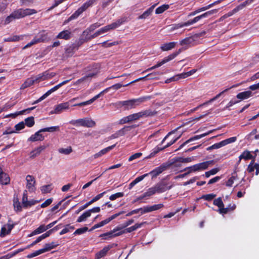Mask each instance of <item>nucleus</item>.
<instances>
[{"mask_svg":"<svg viewBox=\"0 0 259 259\" xmlns=\"http://www.w3.org/2000/svg\"><path fill=\"white\" fill-rule=\"evenodd\" d=\"M36 13V11L34 9H19L13 12L10 16L6 18L5 24H8L15 19H20L26 16L32 15Z\"/></svg>","mask_w":259,"mask_h":259,"instance_id":"f257e3e1","label":"nucleus"},{"mask_svg":"<svg viewBox=\"0 0 259 259\" xmlns=\"http://www.w3.org/2000/svg\"><path fill=\"white\" fill-rule=\"evenodd\" d=\"M40 202V200H36L34 199H31L28 200V199L22 203L23 207L24 208H27Z\"/></svg>","mask_w":259,"mask_h":259,"instance_id":"a19ab883","label":"nucleus"},{"mask_svg":"<svg viewBox=\"0 0 259 259\" xmlns=\"http://www.w3.org/2000/svg\"><path fill=\"white\" fill-rule=\"evenodd\" d=\"M252 95V92L250 91H247L239 93L237 95L236 97L240 100H243L249 98Z\"/></svg>","mask_w":259,"mask_h":259,"instance_id":"cd10ccee","label":"nucleus"},{"mask_svg":"<svg viewBox=\"0 0 259 259\" xmlns=\"http://www.w3.org/2000/svg\"><path fill=\"white\" fill-rule=\"evenodd\" d=\"M59 153L67 155L72 152V149L71 146H67L66 147L60 148L58 149Z\"/></svg>","mask_w":259,"mask_h":259,"instance_id":"58836bf2","label":"nucleus"},{"mask_svg":"<svg viewBox=\"0 0 259 259\" xmlns=\"http://www.w3.org/2000/svg\"><path fill=\"white\" fill-rule=\"evenodd\" d=\"M10 178L9 176L3 171L0 167V184L3 185H7L10 183Z\"/></svg>","mask_w":259,"mask_h":259,"instance_id":"aec40b11","label":"nucleus"},{"mask_svg":"<svg viewBox=\"0 0 259 259\" xmlns=\"http://www.w3.org/2000/svg\"><path fill=\"white\" fill-rule=\"evenodd\" d=\"M185 27L184 23H179V24H175L168 25L166 27V29L168 32H171L174 30L178 29L179 28H182Z\"/></svg>","mask_w":259,"mask_h":259,"instance_id":"473e14b6","label":"nucleus"},{"mask_svg":"<svg viewBox=\"0 0 259 259\" xmlns=\"http://www.w3.org/2000/svg\"><path fill=\"white\" fill-rule=\"evenodd\" d=\"M57 246L56 244L53 242L50 243H47L45 244L44 245V248L42 249H44V251L47 252L53 248H54Z\"/></svg>","mask_w":259,"mask_h":259,"instance_id":"8fccbe9b","label":"nucleus"},{"mask_svg":"<svg viewBox=\"0 0 259 259\" xmlns=\"http://www.w3.org/2000/svg\"><path fill=\"white\" fill-rule=\"evenodd\" d=\"M164 190L160 187V186H156L154 187L149 188L146 192L138 197V199H142L146 197H150L156 193H161L163 192Z\"/></svg>","mask_w":259,"mask_h":259,"instance_id":"9b49d317","label":"nucleus"},{"mask_svg":"<svg viewBox=\"0 0 259 259\" xmlns=\"http://www.w3.org/2000/svg\"><path fill=\"white\" fill-rule=\"evenodd\" d=\"M13 228V225L10 224H7L5 225L1 229V236H5L7 234H9Z\"/></svg>","mask_w":259,"mask_h":259,"instance_id":"bb28decb","label":"nucleus"},{"mask_svg":"<svg viewBox=\"0 0 259 259\" xmlns=\"http://www.w3.org/2000/svg\"><path fill=\"white\" fill-rule=\"evenodd\" d=\"M213 163L212 160L204 161L194 164L192 166L187 167L184 170H188V173L194 172L205 170L208 168L209 165Z\"/></svg>","mask_w":259,"mask_h":259,"instance_id":"39448f33","label":"nucleus"},{"mask_svg":"<svg viewBox=\"0 0 259 259\" xmlns=\"http://www.w3.org/2000/svg\"><path fill=\"white\" fill-rule=\"evenodd\" d=\"M216 195L213 194H208L206 195H203L201 197V199H203L205 200L210 201L212 200Z\"/></svg>","mask_w":259,"mask_h":259,"instance_id":"4d7b16f0","label":"nucleus"},{"mask_svg":"<svg viewBox=\"0 0 259 259\" xmlns=\"http://www.w3.org/2000/svg\"><path fill=\"white\" fill-rule=\"evenodd\" d=\"M252 158V155L250 152L248 151H244L239 157V160L240 161L242 159L245 160L250 159Z\"/></svg>","mask_w":259,"mask_h":259,"instance_id":"c03bdc74","label":"nucleus"},{"mask_svg":"<svg viewBox=\"0 0 259 259\" xmlns=\"http://www.w3.org/2000/svg\"><path fill=\"white\" fill-rule=\"evenodd\" d=\"M181 52V49H180L178 51L174 53L169 56L165 57L163 60H162L160 62H159L156 65L152 66L151 68H149L146 70H145L143 72L149 71L150 70H152L153 69H154L155 68H157L161 65H163L164 64L170 61V60L174 59L177 56H178Z\"/></svg>","mask_w":259,"mask_h":259,"instance_id":"1a4fd4ad","label":"nucleus"},{"mask_svg":"<svg viewBox=\"0 0 259 259\" xmlns=\"http://www.w3.org/2000/svg\"><path fill=\"white\" fill-rule=\"evenodd\" d=\"M74 229V227L73 226H70L69 225H67L66 226L65 228H64L60 232V235L64 234L68 232H69L70 230H72Z\"/></svg>","mask_w":259,"mask_h":259,"instance_id":"864d4df0","label":"nucleus"},{"mask_svg":"<svg viewBox=\"0 0 259 259\" xmlns=\"http://www.w3.org/2000/svg\"><path fill=\"white\" fill-rule=\"evenodd\" d=\"M35 108V107H30V108H27L26 109H25V110H22L20 111L16 112L14 113H11L10 114H8L5 116V117H12V118H16L18 115L23 114L26 111H30L34 109Z\"/></svg>","mask_w":259,"mask_h":259,"instance_id":"c85d7f7f","label":"nucleus"},{"mask_svg":"<svg viewBox=\"0 0 259 259\" xmlns=\"http://www.w3.org/2000/svg\"><path fill=\"white\" fill-rule=\"evenodd\" d=\"M176 42H169L165 43L160 46V49L163 52L170 51L175 48L176 46Z\"/></svg>","mask_w":259,"mask_h":259,"instance_id":"b1692460","label":"nucleus"},{"mask_svg":"<svg viewBox=\"0 0 259 259\" xmlns=\"http://www.w3.org/2000/svg\"><path fill=\"white\" fill-rule=\"evenodd\" d=\"M237 179V177L236 176H232L227 182L226 186L227 187H231L234 181Z\"/></svg>","mask_w":259,"mask_h":259,"instance_id":"e2e57ef3","label":"nucleus"},{"mask_svg":"<svg viewBox=\"0 0 259 259\" xmlns=\"http://www.w3.org/2000/svg\"><path fill=\"white\" fill-rule=\"evenodd\" d=\"M53 202L52 198H49L46 200L43 203L41 204V207L45 208L50 205Z\"/></svg>","mask_w":259,"mask_h":259,"instance_id":"338daca9","label":"nucleus"},{"mask_svg":"<svg viewBox=\"0 0 259 259\" xmlns=\"http://www.w3.org/2000/svg\"><path fill=\"white\" fill-rule=\"evenodd\" d=\"M115 145H113L109 146L106 148H104V149L101 150L99 152L95 154L93 156V158L94 159H96V158H98V157L102 156V155H104L105 154L107 153L109 151L112 150L115 147Z\"/></svg>","mask_w":259,"mask_h":259,"instance_id":"a878e982","label":"nucleus"},{"mask_svg":"<svg viewBox=\"0 0 259 259\" xmlns=\"http://www.w3.org/2000/svg\"><path fill=\"white\" fill-rule=\"evenodd\" d=\"M13 206L14 210L16 212H20L22 210L23 205L20 204L17 196H14L13 199Z\"/></svg>","mask_w":259,"mask_h":259,"instance_id":"2f4dec72","label":"nucleus"},{"mask_svg":"<svg viewBox=\"0 0 259 259\" xmlns=\"http://www.w3.org/2000/svg\"><path fill=\"white\" fill-rule=\"evenodd\" d=\"M99 35H100V34L98 30L92 35L89 36V34H88V35H83V36H84V40L88 41V40H91V39L98 36Z\"/></svg>","mask_w":259,"mask_h":259,"instance_id":"bf43d9fd","label":"nucleus"},{"mask_svg":"<svg viewBox=\"0 0 259 259\" xmlns=\"http://www.w3.org/2000/svg\"><path fill=\"white\" fill-rule=\"evenodd\" d=\"M142 153L141 152L136 153L132 155V156H131L129 157L128 161H132L134 159H137V158L140 157L142 156Z\"/></svg>","mask_w":259,"mask_h":259,"instance_id":"69168bd1","label":"nucleus"},{"mask_svg":"<svg viewBox=\"0 0 259 259\" xmlns=\"http://www.w3.org/2000/svg\"><path fill=\"white\" fill-rule=\"evenodd\" d=\"M165 168V166L164 165H161L160 166L157 167L152 171H150L149 174H150L153 177H156L160 173H161Z\"/></svg>","mask_w":259,"mask_h":259,"instance_id":"f704fd0d","label":"nucleus"},{"mask_svg":"<svg viewBox=\"0 0 259 259\" xmlns=\"http://www.w3.org/2000/svg\"><path fill=\"white\" fill-rule=\"evenodd\" d=\"M91 214L89 210H87L84 212L80 217H79L77 220V222L80 223L84 222L86 220L91 217Z\"/></svg>","mask_w":259,"mask_h":259,"instance_id":"ea45409f","label":"nucleus"},{"mask_svg":"<svg viewBox=\"0 0 259 259\" xmlns=\"http://www.w3.org/2000/svg\"><path fill=\"white\" fill-rule=\"evenodd\" d=\"M46 230H47L46 226L44 224L41 225L37 228L32 231V233L29 235V236L31 237L32 236L40 234L44 232Z\"/></svg>","mask_w":259,"mask_h":259,"instance_id":"7c9ffc66","label":"nucleus"},{"mask_svg":"<svg viewBox=\"0 0 259 259\" xmlns=\"http://www.w3.org/2000/svg\"><path fill=\"white\" fill-rule=\"evenodd\" d=\"M125 21V19L124 18H121L116 22L110 24L109 25H106L100 29L98 30L100 35L106 33L107 32L110 31V30L114 29L121 25L123 22Z\"/></svg>","mask_w":259,"mask_h":259,"instance_id":"6e6552de","label":"nucleus"},{"mask_svg":"<svg viewBox=\"0 0 259 259\" xmlns=\"http://www.w3.org/2000/svg\"><path fill=\"white\" fill-rule=\"evenodd\" d=\"M52 189V186L51 185H48L42 186L41 188V191L44 193H47L50 192Z\"/></svg>","mask_w":259,"mask_h":259,"instance_id":"052dcab7","label":"nucleus"},{"mask_svg":"<svg viewBox=\"0 0 259 259\" xmlns=\"http://www.w3.org/2000/svg\"><path fill=\"white\" fill-rule=\"evenodd\" d=\"M107 92H108V89H105L104 90H103V91L100 92L99 94L95 96L94 97H93L91 99H90L88 101H85V105H89V104L92 103L96 100H97L98 98H99L100 96L103 95L104 93H107Z\"/></svg>","mask_w":259,"mask_h":259,"instance_id":"37998d69","label":"nucleus"},{"mask_svg":"<svg viewBox=\"0 0 259 259\" xmlns=\"http://www.w3.org/2000/svg\"><path fill=\"white\" fill-rule=\"evenodd\" d=\"M213 204L218 206V211L221 214H225L228 212L229 208H224V204L221 198H218L213 201Z\"/></svg>","mask_w":259,"mask_h":259,"instance_id":"f3484780","label":"nucleus"},{"mask_svg":"<svg viewBox=\"0 0 259 259\" xmlns=\"http://www.w3.org/2000/svg\"><path fill=\"white\" fill-rule=\"evenodd\" d=\"M196 69H192L190 70V71L186 72H183L180 74H178L176 75V79H177V81L181 79H184L192 75H193L194 73H195L196 72Z\"/></svg>","mask_w":259,"mask_h":259,"instance_id":"393cba45","label":"nucleus"},{"mask_svg":"<svg viewBox=\"0 0 259 259\" xmlns=\"http://www.w3.org/2000/svg\"><path fill=\"white\" fill-rule=\"evenodd\" d=\"M153 74H148L147 75L144 76V77H140V78H139L126 84H125V85H122V84L120 83H116V84H115L113 85H112L111 87H109V88H106V89H108V91L110 89H113L115 90H117L119 89H120L122 87H127L128 86V85L130 84H131L134 82H137L138 81H140V80H143L144 79H145L147 77L151 75H152Z\"/></svg>","mask_w":259,"mask_h":259,"instance_id":"dca6fc26","label":"nucleus"},{"mask_svg":"<svg viewBox=\"0 0 259 259\" xmlns=\"http://www.w3.org/2000/svg\"><path fill=\"white\" fill-rule=\"evenodd\" d=\"M194 43V39L192 37H187L180 41V45L182 46H191Z\"/></svg>","mask_w":259,"mask_h":259,"instance_id":"79ce46f5","label":"nucleus"},{"mask_svg":"<svg viewBox=\"0 0 259 259\" xmlns=\"http://www.w3.org/2000/svg\"><path fill=\"white\" fill-rule=\"evenodd\" d=\"M43 131H38L34 135L31 136L29 140L31 141H41L44 139V136L42 135L41 132Z\"/></svg>","mask_w":259,"mask_h":259,"instance_id":"c756f323","label":"nucleus"},{"mask_svg":"<svg viewBox=\"0 0 259 259\" xmlns=\"http://www.w3.org/2000/svg\"><path fill=\"white\" fill-rule=\"evenodd\" d=\"M236 140V137H233L230 138H228L227 139H226L225 140H223L219 143H215L212 146L209 147L207 148V150H209L211 149H219L222 147H223L228 144L233 143L235 142Z\"/></svg>","mask_w":259,"mask_h":259,"instance_id":"f8f14e48","label":"nucleus"},{"mask_svg":"<svg viewBox=\"0 0 259 259\" xmlns=\"http://www.w3.org/2000/svg\"><path fill=\"white\" fill-rule=\"evenodd\" d=\"M152 115V112L149 110L142 111L138 113L132 114L122 118L119 120V123L123 124L126 123L137 120L141 118H143L147 116H151Z\"/></svg>","mask_w":259,"mask_h":259,"instance_id":"f03ea898","label":"nucleus"},{"mask_svg":"<svg viewBox=\"0 0 259 259\" xmlns=\"http://www.w3.org/2000/svg\"><path fill=\"white\" fill-rule=\"evenodd\" d=\"M209 133H205V134H201V135H197V136H195L193 137H192V138L189 139L188 140L186 141L183 144H182L181 146V148L185 144H187V143H189L190 142L192 141H194V140H198L206 135H207Z\"/></svg>","mask_w":259,"mask_h":259,"instance_id":"de8ad7c7","label":"nucleus"},{"mask_svg":"<svg viewBox=\"0 0 259 259\" xmlns=\"http://www.w3.org/2000/svg\"><path fill=\"white\" fill-rule=\"evenodd\" d=\"M37 44L49 41L50 38L48 36V33L45 31L39 32L34 37Z\"/></svg>","mask_w":259,"mask_h":259,"instance_id":"6ab92c4d","label":"nucleus"},{"mask_svg":"<svg viewBox=\"0 0 259 259\" xmlns=\"http://www.w3.org/2000/svg\"><path fill=\"white\" fill-rule=\"evenodd\" d=\"M97 0H88L75 12V13L69 18L68 21L72 18H76L78 17L87 9L92 6L94 4L97 2Z\"/></svg>","mask_w":259,"mask_h":259,"instance_id":"423d86ee","label":"nucleus"},{"mask_svg":"<svg viewBox=\"0 0 259 259\" xmlns=\"http://www.w3.org/2000/svg\"><path fill=\"white\" fill-rule=\"evenodd\" d=\"M228 90H229V89H227L225 90L224 91H222V92H221L220 93H219V94L216 95L214 97L211 99L210 100L204 103V104H207L211 103V102L214 101V100H217L218 98H219L221 96L222 94H223L224 93L227 92Z\"/></svg>","mask_w":259,"mask_h":259,"instance_id":"680f3d73","label":"nucleus"},{"mask_svg":"<svg viewBox=\"0 0 259 259\" xmlns=\"http://www.w3.org/2000/svg\"><path fill=\"white\" fill-rule=\"evenodd\" d=\"M69 108V102H65L57 105L54 110L53 113L55 114L60 113L63 110L68 109Z\"/></svg>","mask_w":259,"mask_h":259,"instance_id":"5701e85b","label":"nucleus"},{"mask_svg":"<svg viewBox=\"0 0 259 259\" xmlns=\"http://www.w3.org/2000/svg\"><path fill=\"white\" fill-rule=\"evenodd\" d=\"M88 230V227H84L82 228L77 229V230H76V231L74 232L73 234L74 235H80V234L85 233V232L87 231Z\"/></svg>","mask_w":259,"mask_h":259,"instance_id":"13d9d810","label":"nucleus"},{"mask_svg":"<svg viewBox=\"0 0 259 259\" xmlns=\"http://www.w3.org/2000/svg\"><path fill=\"white\" fill-rule=\"evenodd\" d=\"M60 86L59 84H57V85L55 86L54 88H52L50 90H49L48 92H47L44 96L46 98L47 97H48L50 95H51L52 93L54 92L57 91L58 89L60 88Z\"/></svg>","mask_w":259,"mask_h":259,"instance_id":"6e6d98bb","label":"nucleus"},{"mask_svg":"<svg viewBox=\"0 0 259 259\" xmlns=\"http://www.w3.org/2000/svg\"><path fill=\"white\" fill-rule=\"evenodd\" d=\"M148 98L147 97H142L138 99L120 101L117 102L116 105L119 107L124 106L125 109L130 110L136 108Z\"/></svg>","mask_w":259,"mask_h":259,"instance_id":"7ed1b4c3","label":"nucleus"},{"mask_svg":"<svg viewBox=\"0 0 259 259\" xmlns=\"http://www.w3.org/2000/svg\"><path fill=\"white\" fill-rule=\"evenodd\" d=\"M123 195H124L123 193L118 192V193H116L111 195L110 196L109 199H110V200L112 201V200H114L118 198L122 197L123 196Z\"/></svg>","mask_w":259,"mask_h":259,"instance_id":"5fc2aeb1","label":"nucleus"},{"mask_svg":"<svg viewBox=\"0 0 259 259\" xmlns=\"http://www.w3.org/2000/svg\"><path fill=\"white\" fill-rule=\"evenodd\" d=\"M97 0H88L75 12V13L69 18L68 21L72 18H76L78 17L87 9L92 6L94 4L97 2Z\"/></svg>","mask_w":259,"mask_h":259,"instance_id":"0eeeda50","label":"nucleus"},{"mask_svg":"<svg viewBox=\"0 0 259 259\" xmlns=\"http://www.w3.org/2000/svg\"><path fill=\"white\" fill-rule=\"evenodd\" d=\"M220 170V168L215 167L211 169V170L205 172V176L206 178H209L210 176L214 175Z\"/></svg>","mask_w":259,"mask_h":259,"instance_id":"09e8293b","label":"nucleus"},{"mask_svg":"<svg viewBox=\"0 0 259 259\" xmlns=\"http://www.w3.org/2000/svg\"><path fill=\"white\" fill-rule=\"evenodd\" d=\"M182 133H177V131H171L165 137L164 140L169 139L170 141L167 146H169L174 144L178 139L180 138Z\"/></svg>","mask_w":259,"mask_h":259,"instance_id":"ddd939ff","label":"nucleus"},{"mask_svg":"<svg viewBox=\"0 0 259 259\" xmlns=\"http://www.w3.org/2000/svg\"><path fill=\"white\" fill-rule=\"evenodd\" d=\"M121 229V227L117 226L113 229L112 231L108 232L102 234L100 235V237L104 239H110L113 237V233H115Z\"/></svg>","mask_w":259,"mask_h":259,"instance_id":"412c9836","label":"nucleus"},{"mask_svg":"<svg viewBox=\"0 0 259 259\" xmlns=\"http://www.w3.org/2000/svg\"><path fill=\"white\" fill-rule=\"evenodd\" d=\"M195 159V157H187V158H183L180 157L178 158L177 161L180 162H183V163H189L193 161H194Z\"/></svg>","mask_w":259,"mask_h":259,"instance_id":"603ef678","label":"nucleus"},{"mask_svg":"<svg viewBox=\"0 0 259 259\" xmlns=\"http://www.w3.org/2000/svg\"><path fill=\"white\" fill-rule=\"evenodd\" d=\"M169 8L168 5H163L158 7L155 10V13L156 14H160L163 13L165 11L167 10Z\"/></svg>","mask_w":259,"mask_h":259,"instance_id":"49530a36","label":"nucleus"},{"mask_svg":"<svg viewBox=\"0 0 259 259\" xmlns=\"http://www.w3.org/2000/svg\"><path fill=\"white\" fill-rule=\"evenodd\" d=\"M55 75V73L53 72L50 73L48 71H45L42 73L39 74L36 76L34 77L35 81L36 82H39L41 81H43L54 77Z\"/></svg>","mask_w":259,"mask_h":259,"instance_id":"4468645a","label":"nucleus"},{"mask_svg":"<svg viewBox=\"0 0 259 259\" xmlns=\"http://www.w3.org/2000/svg\"><path fill=\"white\" fill-rule=\"evenodd\" d=\"M155 7V5L152 6L148 10L145 11L141 15H140L139 17V19H145L150 16L152 13Z\"/></svg>","mask_w":259,"mask_h":259,"instance_id":"72a5a7b5","label":"nucleus"},{"mask_svg":"<svg viewBox=\"0 0 259 259\" xmlns=\"http://www.w3.org/2000/svg\"><path fill=\"white\" fill-rule=\"evenodd\" d=\"M70 123L76 126H81L87 128H93L96 125V122L91 118H83L73 120L70 121Z\"/></svg>","mask_w":259,"mask_h":259,"instance_id":"20e7f679","label":"nucleus"},{"mask_svg":"<svg viewBox=\"0 0 259 259\" xmlns=\"http://www.w3.org/2000/svg\"><path fill=\"white\" fill-rule=\"evenodd\" d=\"M71 36V32L69 30H64L60 32L57 36V38L68 39Z\"/></svg>","mask_w":259,"mask_h":259,"instance_id":"e433bc0d","label":"nucleus"},{"mask_svg":"<svg viewBox=\"0 0 259 259\" xmlns=\"http://www.w3.org/2000/svg\"><path fill=\"white\" fill-rule=\"evenodd\" d=\"M34 83H36V82L35 81L34 77L27 78L25 81V82L21 85L20 89L23 90L27 87L32 85Z\"/></svg>","mask_w":259,"mask_h":259,"instance_id":"c9c22d12","label":"nucleus"},{"mask_svg":"<svg viewBox=\"0 0 259 259\" xmlns=\"http://www.w3.org/2000/svg\"><path fill=\"white\" fill-rule=\"evenodd\" d=\"M23 250H24V249H19L17 250V251H15V252H14L12 254L11 253V254H8L6 256H4L1 257L0 259H8V258L11 257L12 256H13V255H15L17 253H18V252H19L20 251H22Z\"/></svg>","mask_w":259,"mask_h":259,"instance_id":"0e129e2a","label":"nucleus"},{"mask_svg":"<svg viewBox=\"0 0 259 259\" xmlns=\"http://www.w3.org/2000/svg\"><path fill=\"white\" fill-rule=\"evenodd\" d=\"M217 12V10L214 9L211 11H207L199 16L195 17L192 20H190L186 22H184L185 26H187L189 25H192L197 22H198L200 19L206 18L211 15Z\"/></svg>","mask_w":259,"mask_h":259,"instance_id":"9d476101","label":"nucleus"},{"mask_svg":"<svg viewBox=\"0 0 259 259\" xmlns=\"http://www.w3.org/2000/svg\"><path fill=\"white\" fill-rule=\"evenodd\" d=\"M45 149L46 146H41L36 148L29 153L30 158L31 159H33L35 157L38 156Z\"/></svg>","mask_w":259,"mask_h":259,"instance_id":"4be33fe9","label":"nucleus"},{"mask_svg":"<svg viewBox=\"0 0 259 259\" xmlns=\"http://www.w3.org/2000/svg\"><path fill=\"white\" fill-rule=\"evenodd\" d=\"M26 188L29 192H34L35 190V180L34 178L30 175L26 177Z\"/></svg>","mask_w":259,"mask_h":259,"instance_id":"2eb2a0df","label":"nucleus"},{"mask_svg":"<svg viewBox=\"0 0 259 259\" xmlns=\"http://www.w3.org/2000/svg\"><path fill=\"white\" fill-rule=\"evenodd\" d=\"M109 250V247H105L103 249L100 250L99 252L96 254V259H99L103 256H104L108 251Z\"/></svg>","mask_w":259,"mask_h":259,"instance_id":"a18cd8bd","label":"nucleus"},{"mask_svg":"<svg viewBox=\"0 0 259 259\" xmlns=\"http://www.w3.org/2000/svg\"><path fill=\"white\" fill-rule=\"evenodd\" d=\"M25 125L26 124L28 127H31L34 124V117L32 116L28 117L25 119Z\"/></svg>","mask_w":259,"mask_h":259,"instance_id":"3c124183","label":"nucleus"},{"mask_svg":"<svg viewBox=\"0 0 259 259\" xmlns=\"http://www.w3.org/2000/svg\"><path fill=\"white\" fill-rule=\"evenodd\" d=\"M105 193H106V192H104L103 193H101L97 195L94 198H93L90 201L88 202V203H85L83 206H81L79 208V209L76 212V213H78L80 211L87 208L91 204H92L94 202L97 201V200H99L101 198H102Z\"/></svg>","mask_w":259,"mask_h":259,"instance_id":"a211bd4d","label":"nucleus"},{"mask_svg":"<svg viewBox=\"0 0 259 259\" xmlns=\"http://www.w3.org/2000/svg\"><path fill=\"white\" fill-rule=\"evenodd\" d=\"M255 164L254 160H252L248 166L247 170L249 172H252L255 169Z\"/></svg>","mask_w":259,"mask_h":259,"instance_id":"774afa93","label":"nucleus"},{"mask_svg":"<svg viewBox=\"0 0 259 259\" xmlns=\"http://www.w3.org/2000/svg\"><path fill=\"white\" fill-rule=\"evenodd\" d=\"M100 26L101 24L98 23H96L91 25L87 29L83 31L82 35H88L91 32L94 31L95 29L98 28Z\"/></svg>","mask_w":259,"mask_h":259,"instance_id":"4c0bfd02","label":"nucleus"}]
</instances>
